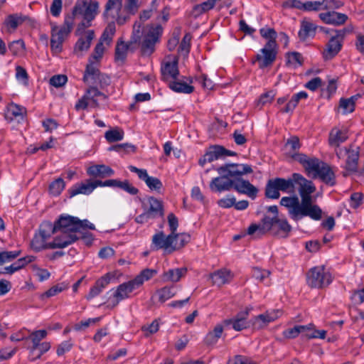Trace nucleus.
<instances>
[{
  "label": "nucleus",
  "instance_id": "1",
  "mask_svg": "<svg viewBox=\"0 0 364 364\" xmlns=\"http://www.w3.org/2000/svg\"><path fill=\"white\" fill-rule=\"evenodd\" d=\"M218 174L210 183V188L213 192H224L233 188L237 193L245 194L252 199H255L258 189L244 180L242 176L252 172V167L248 164H226L215 168Z\"/></svg>",
  "mask_w": 364,
  "mask_h": 364
},
{
  "label": "nucleus",
  "instance_id": "2",
  "mask_svg": "<svg viewBox=\"0 0 364 364\" xmlns=\"http://www.w3.org/2000/svg\"><path fill=\"white\" fill-rule=\"evenodd\" d=\"M280 204L287 208L289 217L295 221L304 217H309L314 220H319L322 218V210L318 205L313 204V199L299 203L297 196H285L282 198Z\"/></svg>",
  "mask_w": 364,
  "mask_h": 364
},
{
  "label": "nucleus",
  "instance_id": "3",
  "mask_svg": "<svg viewBox=\"0 0 364 364\" xmlns=\"http://www.w3.org/2000/svg\"><path fill=\"white\" fill-rule=\"evenodd\" d=\"M100 4L97 1L82 0L75 4L73 9V16L81 17L82 21L77 26L89 28L92 26V21L99 13Z\"/></svg>",
  "mask_w": 364,
  "mask_h": 364
},
{
  "label": "nucleus",
  "instance_id": "4",
  "mask_svg": "<svg viewBox=\"0 0 364 364\" xmlns=\"http://www.w3.org/2000/svg\"><path fill=\"white\" fill-rule=\"evenodd\" d=\"M74 25L73 17L65 19L61 26L52 25L50 36V48L53 53L59 54L63 50V43L71 32Z\"/></svg>",
  "mask_w": 364,
  "mask_h": 364
},
{
  "label": "nucleus",
  "instance_id": "5",
  "mask_svg": "<svg viewBox=\"0 0 364 364\" xmlns=\"http://www.w3.org/2000/svg\"><path fill=\"white\" fill-rule=\"evenodd\" d=\"M107 22H113L122 26L129 21L128 14H124L123 0H107L102 14Z\"/></svg>",
  "mask_w": 364,
  "mask_h": 364
},
{
  "label": "nucleus",
  "instance_id": "6",
  "mask_svg": "<svg viewBox=\"0 0 364 364\" xmlns=\"http://www.w3.org/2000/svg\"><path fill=\"white\" fill-rule=\"evenodd\" d=\"M279 191L287 193H294V184L293 174L291 178H274L269 179L265 188V196L271 199H278L280 196Z\"/></svg>",
  "mask_w": 364,
  "mask_h": 364
},
{
  "label": "nucleus",
  "instance_id": "7",
  "mask_svg": "<svg viewBox=\"0 0 364 364\" xmlns=\"http://www.w3.org/2000/svg\"><path fill=\"white\" fill-rule=\"evenodd\" d=\"M333 281L331 274L323 266L311 268L306 274V282L311 288L322 289Z\"/></svg>",
  "mask_w": 364,
  "mask_h": 364
},
{
  "label": "nucleus",
  "instance_id": "8",
  "mask_svg": "<svg viewBox=\"0 0 364 364\" xmlns=\"http://www.w3.org/2000/svg\"><path fill=\"white\" fill-rule=\"evenodd\" d=\"M351 31L352 28L348 27L335 30L336 34L329 39L322 52L325 60H331L341 51L346 34Z\"/></svg>",
  "mask_w": 364,
  "mask_h": 364
},
{
  "label": "nucleus",
  "instance_id": "9",
  "mask_svg": "<svg viewBox=\"0 0 364 364\" xmlns=\"http://www.w3.org/2000/svg\"><path fill=\"white\" fill-rule=\"evenodd\" d=\"M80 223L77 220V217L68 215H61L54 223L46 221V226L51 229L53 234L58 231L76 234L79 232Z\"/></svg>",
  "mask_w": 364,
  "mask_h": 364
},
{
  "label": "nucleus",
  "instance_id": "10",
  "mask_svg": "<svg viewBox=\"0 0 364 364\" xmlns=\"http://www.w3.org/2000/svg\"><path fill=\"white\" fill-rule=\"evenodd\" d=\"M87 28L77 26L75 36L78 37L74 46V53L77 56H82L88 51L91 43L95 37L94 30H87Z\"/></svg>",
  "mask_w": 364,
  "mask_h": 364
},
{
  "label": "nucleus",
  "instance_id": "11",
  "mask_svg": "<svg viewBox=\"0 0 364 364\" xmlns=\"http://www.w3.org/2000/svg\"><path fill=\"white\" fill-rule=\"evenodd\" d=\"M138 286L133 279L119 284L107 300V307L114 308L119 302L129 297L130 294L138 289Z\"/></svg>",
  "mask_w": 364,
  "mask_h": 364
},
{
  "label": "nucleus",
  "instance_id": "12",
  "mask_svg": "<svg viewBox=\"0 0 364 364\" xmlns=\"http://www.w3.org/2000/svg\"><path fill=\"white\" fill-rule=\"evenodd\" d=\"M314 164L316 168L310 169L307 174L309 176L313 178H319L323 182L330 186L336 184L335 173L328 164L318 159H316Z\"/></svg>",
  "mask_w": 364,
  "mask_h": 364
},
{
  "label": "nucleus",
  "instance_id": "13",
  "mask_svg": "<svg viewBox=\"0 0 364 364\" xmlns=\"http://www.w3.org/2000/svg\"><path fill=\"white\" fill-rule=\"evenodd\" d=\"M52 235H53V233L51 229H49L46 226V221L43 222L41 225L38 232L34 234L31 241V248L36 252L43 250L50 249V245H52V242H47V240L49 239Z\"/></svg>",
  "mask_w": 364,
  "mask_h": 364
},
{
  "label": "nucleus",
  "instance_id": "14",
  "mask_svg": "<svg viewBox=\"0 0 364 364\" xmlns=\"http://www.w3.org/2000/svg\"><path fill=\"white\" fill-rule=\"evenodd\" d=\"M173 238L172 233L166 235L163 231H158L152 236L150 249L151 251L163 250L166 254H171L176 248L173 243Z\"/></svg>",
  "mask_w": 364,
  "mask_h": 364
},
{
  "label": "nucleus",
  "instance_id": "15",
  "mask_svg": "<svg viewBox=\"0 0 364 364\" xmlns=\"http://www.w3.org/2000/svg\"><path fill=\"white\" fill-rule=\"evenodd\" d=\"M158 0H152L150 6L148 9H143L139 15V21H136L133 25V33L132 36V42L137 43L141 37V28L142 24L150 19L158 9Z\"/></svg>",
  "mask_w": 364,
  "mask_h": 364
},
{
  "label": "nucleus",
  "instance_id": "16",
  "mask_svg": "<svg viewBox=\"0 0 364 364\" xmlns=\"http://www.w3.org/2000/svg\"><path fill=\"white\" fill-rule=\"evenodd\" d=\"M163 28L161 25L151 26L144 36L141 48L144 55H151L155 50V45L159 41Z\"/></svg>",
  "mask_w": 364,
  "mask_h": 364
},
{
  "label": "nucleus",
  "instance_id": "17",
  "mask_svg": "<svg viewBox=\"0 0 364 364\" xmlns=\"http://www.w3.org/2000/svg\"><path fill=\"white\" fill-rule=\"evenodd\" d=\"M276 42L267 41L260 53L255 56L259 68H265L270 66L276 60L277 50Z\"/></svg>",
  "mask_w": 364,
  "mask_h": 364
},
{
  "label": "nucleus",
  "instance_id": "18",
  "mask_svg": "<svg viewBox=\"0 0 364 364\" xmlns=\"http://www.w3.org/2000/svg\"><path fill=\"white\" fill-rule=\"evenodd\" d=\"M294 184L299 186L298 191L301 197V201L313 199L311 194L316 188L311 181L307 180L301 174L298 173H293Z\"/></svg>",
  "mask_w": 364,
  "mask_h": 364
},
{
  "label": "nucleus",
  "instance_id": "19",
  "mask_svg": "<svg viewBox=\"0 0 364 364\" xmlns=\"http://www.w3.org/2000/svg\"><path fill=\"white\" fill-rule=\"evenodd\" d=\"M323 3L321 1L287 0L282 4L283 9H296L302 11L311 12L323 10Z\"/></svg>",
  "mask_w": 364,
  "mask_h": 364
},
{
  "label": "nucleus",
  "instance_id": "20",
  "mask_svg": "<svg viewBox=\"0 0 364 364\" xmlns=\"http://www.w3.org/2000/svg\"><path fill=\"white\" fill-rule=\"evenodd\" d=\"M250 311V309L247 308L245 311L237 313L234 317L225 319L223 321L224 326L227 328L231 326L236 331H241L249 327L247 317Z\"/></svg>",
  "mask_w": 364,
  "mask_h": 364
},
{
  "label": "nucleus",
  "instance_id": "21",
  "mask_svg": "<svg viewBox=\"0 0 364 364\" xmlns=\"http://www.w3.org/2000/svg\"><path fill=\"white\" fill-rule=\"evenodd\" d=\"M178 63V58L174 57L172 61H166L161 64V74L162 80L168 84L172 80L178 79L179 76Z\"/></svg>",
  "mask_w": 364,
  "mask_h": 364
},
{
  "label": "nucleus",
  "instance_id": "22",
  "mask_svg": "<svg viewBox=\"0 0 364 364\" xmlns=\"http://www.w3.org/2000/svg\"><path fill=\"white\" fill-rule=\"evenodd\" d=\"M52 245H50V249H63L68 246L75 243L80 239L76 234L58 231L55 233Z\"/></svg>",
  "mask_w": 364,
  "mask_h": 364
},
{
  "label": "nucleus",
  "instance_id": "23",
  "mask_svg": "<svg viewBox=\"0 0 364 364\" xmlns=\"http://www.w3.org/2000/svg\"><path fill=\"white\" fill-rule=\"evenodd\" d=\"M26 107L14 102L9 104L4 112V117L9 122L17 121L20 122L24 120L26 115Z\"/></svg>",
  "mask_w": 364,
  "mask_h": 364
},
{
  "label": "nucleus",
  "instance_id": "24",
  "mask_svg": "<svg viewBox=\"0 0 364 364\" xmlns=\"http://www.w3.org/2000/svg\"><path fill=\"white\" fill-rule=\"evenodd\" d=\"M266 230H270L274 225H277L280 231L284 232L287 236L291 230V226L289 224L287 220L284 218L279 216H264L262 218Z\"/></svg>",
  "mask_w": 364,
  "mask_h": 364
},
{
  "label": "nucleus",
  "instance_id": "25",
  "mask_svg": "<svg viewBox=\"0 0 364 364\" xmlns=\"http://www.w3.org/2000/svg\"><path fill=\"white\" fill-rule=\"evenodd\" d=\"M318 17L324 23L334 26H342L348 19L346 14L335 11L320 13Z\"/></svg>",
  "mask_w": 364,
  "mask_h": 364
},
{
  "label": "nucleus",
  "instance_id": "26",
  "mask_svg": "<svg viewBox=\"0 0 364 364\" xmlns=\"http://www.w3.org/2000/svg\"><path fill=\"white\" fill-rule=\"evenodd\" d=\"M96 188L95 180L87 179L81 183L74 184L68 192L70 198L77 195H90Z\"/></svg>",
  "mask_w": 364,
  "mask_h": 364
},
{
  "label": "nucleus",
  "instance_id": "27",
  "mask_svg": "<svg viewBox=\"0 0 364 364\" xmlns=\"http://www.w3.org/2000/svg\"><path fill=\"white\" fill-rule=\"evenodd\" d=\"M282 313L279 310L266 311L264 314H259L252 319V324L255 328L260 329L265 327L269 323L277 319Z\"/></svg>",
  "mask_w": 364,
  "mask_h": 364
},
{
  "label": "nucleus",
  "instance_id": "28",
  "mask_svg": "<svg viewBox=\"0 0 364 364\" xmlns=\"http://www.w3.org/2000/svg\"><path fill=\"white\" fill-rule=\"evenodd\" d=\"M282 313L279 310L266 311L264 314H259L252 319V324L255 328L260 329L265 327L269 323L277 319Z\"/></svg>",
  "mask_w": 364,
  "mask_h": 364
},
{
  "label": "nucleus",
  "instance_id": "29",
  "mask_svg": "<svg viewBox=\"0 0 364 364\" xmlns=\"http://www.w3.org/2000/svg\"><path fill=\"white\" fill-rule=\"evenodd\" d=\"M318 26L311 21L304 18L301 21L300 28L298 32V36L302 41H305L309 38H314L316 33Z\"/></svg>",
  "mask_w": 364,
  "mask_h": 364
},
{
  "label": "nucleus",
  "instance_id": "30",
  "mask_svg": "<svg viewBox=\"0 0 364 364\" xmlns=\"http://www.w3.org/2000/svg\"><path fill=\"white\" fill-rule=\"evenodd\" d=\"M35 259L36 257L33 255L21 257L10 266L0 267V274H13L25 267L28 264L33 262Z\"/></svg>",
  "mask_w": 364,
  "mask_h": 364
},
{
  "label": "nucleus",
  "instance_id": "31",
  "mask_svg": "<svg viewBox=\"0 0 364 364\" xmlns=\"http://www.w3.org/2000/svg\"><path fill=\"white\" fill-rule=\"evenodd\" d=\"M101 77H103V76L97 68L95 62L92 60L91 58H89V63L86 66L82 78L84 82L93 84L95 83L97 80H100Z\"/></svg>",
  "mask_w": 364,
  "mask_h": 364
},
{
  "label": "nucleus",
  "instance_id": "32",
  "mask_svg": "<svg viewBox=\"0 0 364 364\" xmlns=\"http://www.w3.org/2000/svg\"><path fill=\"white\" fill-rule=\"evenodd\" d=\"M225 148L222 146H214L211 147L200 159L199 164L203 166L206 163H210L215 160L223 159V154Z\"/></svg>",
  "mask_w": 364,
  "mask_h": 364
},
{
  "label": "nucleus",
  "instance_id": "33",
  "mask_svg": "<svg viewBox=\"0 0 364 364\" xmlns=\"http://www.w3.org/2000/svg\"><path fill=\"white\" fill-rule=\"evenodd\" d=\"M187 274L186 267L169 269L163 272L161 279L165 282H178Z\"/></svg>",
  "mask_w": 364,
  "mask_h": 364
},
{
  "label": "nucleus",
  "instance_id": "34",
  "mask_svg": "<svg viewBox=\"0 0 364 364\" xmlns=\"http://www.w3.org/2000/svg\"><path fill=\"white\" fill-rule=\"evenodd\" d=\"M214 284L220 287L231 282L233 274L230 270L221 269L214 272L210 275Z\"/></svg>",
  "mask_w": 364,
  "mask_h": 364
},
{
  "label": "nucleus",
  "instance_id": "35",
  "mask_svg": "<svg viewBox=\"0 0 364 364\" xmlns=\"http://www.w3.org/2000/svg\"><path fill=\"white\" fill-rule=\"evenodd\" d=\"M87 173L89 176L95 178H106L114 175V171L109 166L105 165H93L87 168Z\"/></svg>",
  "mask_w": 364,
  "mask_h": 364
},
{
  "label": "nucleus",
  "instance_id": "36",
  "mask_svg": "<svg viewBox=\"0 0 364 364\" xmlns=\"http://www.w3.org/2000/svg\"><path fill=\"white\" fill-rule=\"evenodd\" d=\"M109 281L110 278L107 274L97 279L95 284L90 288L89 293L86 296V299L87 300H91L92 299L98 296L108 285Z\"/></svg>",
  "mask_w": 364,
  "mask_h": 364
},
{
  "label": "nucleus",
  "instance_id": "37",
  "mask_svg": "<svg viewBox=\"0 0 364 364\" xmlns=\"http://www.w3.org/2000/svg\"><path fill=\"white\" fill-rule=\"evenodd\" d=\"M348 133L346 129H340L334 127L329 134V144L333 146H339L341 144L346 141L348 139Z\"/></svg>",
  "mask_w": 364,
  "mask_h": 364
},
{
  "label": "nucleus",
  "instance_id": "38",
  "mask_svg": "<svg viewBox=\"0 0 364 364\" xmlns=\"http://www.w3.org/2000/svg\"><path fill=\"white\" fill-rule=\"evenodd\" d=\"M47 335L48 332L44 329L35 331L31 333L28 338L31 341L33 344L32 346L28 348L30 351V356H31V355H35L38 346L41 343V340L45 338Z\"/></svg>",
  "mask_w": 364,
  "mask_h": 364
},
{
  "label": "nucleus",
  "instance_id": "39",
  "mask_svg": "<svg viewBox=\"0 0 364 364\" xmlns=\"http://www.w3.org/2000/svg\"><path fill=\"white\" fill-rule=\"evenodd\" d=\"M149 207L145 210L149 213L154 218L164 215V209L162 202L154 197L148 198Z\"/></svg>",
  "mask_w": 364,
  "mask_h": 364
},
{
  "label": "nucleus",
  "instance_id": "40",
  "mask_svg": "<svg viewBox=\"0 0 364 364\" xmlns=\"http://www.w3.org/2000/svg\"><path fill=\"white\" fill-rule=\"evenodd\" d=\"M313 324L297 325L293 328L286 329L283 331V336L286 338H296L300 333H306L307 330H311Z\"/></svg>",
  "mask_w": 364,
  "mask_h": 364
},
{
  "label": "nucleus",
  "instance_id": "41",
  "mask_svg": "<svg viewBox=\"0 0 364 364\" xmlns=\"http://www.w3.org/2000/svg\"><path fill=\"white\" fill-rule=\"evenodd\" d=\"M168 87L171 90L176 92L190 94L194 90L193 86L181 80H174L168 83Z\"/></svg>",
  "mask_w": 364,
  "mask_h": 364
},
{
  "label": "nucleus",
  "instance_id": "42",
  "mask_svg": "<svg viewBox=\"0 0 364 364\" xmlns=\"http://www.w3.org/2000/svg\"><path fill=\"white\" fill-rule=\"evenodd\" d=\"M308 95L304 91H301L292 96L291 100L287 103L285 107L280 109L282 112L284 113H288L291 112L295 109V107L297 106L299 100L301 99H306L307 98Z\"/></svg>",
  "mask_w": 364,
  "mask_h": 364
},
{
  "label": "nucleus",
  "instance_id": "43",
  "mask_svg": "<svg viewBox=\"0 0 364 364\" xmlns=\"http://www.w3.org/2000/svg\"><path fill=\"white\" fill-rule=\"evenodd\" d=\"M223 326L217 324L213 331L208 332L204 338L205 343L210 346L215 344L218 339L221 337L223 332Z\"/></svg>",
  "mask_w": 364,
  "mask_h": 364
},
{
  "label": "nucleus",
  "instance_id": "44",
  "mask_svg": "<svg viewBox=\"0 0 364 364\" xmlns=\"http://www.w3.org/2000/svg\"><path fill=\"white\" fill-rule=\"evenodd\" d=\"M177 293L176 288L175 286H166L163 288L159 289L156 291V294L159 296V301L161 303L173 297Z\"/></svg>",
  "mask_w": 364,
  "mask_h": 364
},
{
  "label": "nucleus",
  "instance_id": "45",
  "mask_svg": "<svg viewBox=\"0 0 364 364\" xmlns=\"http://www.w3.org/2000/svg\"><path fill=\"white\" fill-rule=\"evenodd\" d=\"M107 23V26L105 28L99 41L102 42V43H105L109 46L116 32L117 23L113 22Z\"/></svg>",
  "mask_w": 364,
  "mask_h": 364
},
{
  "label": "nucleus",
  "instance_id": "46",
  "mask_svg": "<svg viewBox=\"0 0 364 364\" xmlns=\"http://www.w3.org/2000/svg\"><path fill=\"white\" fill-rule=\"evenodd\" d=\"M294 159L299 161L304 168L306 173L308 174L311 168H315L314 164L317 158H310L303 154H297L294 156Z\"/></svg>",
  "mask_w": 364,
  "mask_h": 364
},
{
  "label": "nucleus",
  "instance_id": "47",
  "mask_svg": "<svg viewBox=\"0 0 364 364\" xmlns=\"http://www.w3.org/2000/svg\"><path fill=\"white\" fill-rule=\"evenodd\" d=\"M358 151L355 150H348L347 151L346 168L349 171H355L358 167Z\"/></svg>",
  "mask_w": 364,
  "mask_h": 364
},
{
  "label": "nucleus",
  "instance_id": "48",
  "mask_svg": "<svg viewBox=\"0 0 364 364\" xmlns=\"http://www.w3.org/2000/svg\"><path fill=\"white\" fill-rule=\"evenodd\" d=\"M156 273L157 272L155 269H145L142 270L135 278H134L133 281L139 288L144 282L151 279L155 274H156Z\"/></svg>",
  "mask_w": 364,
  "mask_h": 364
},
{
  "label": "nucleus",
  "instance_id": "49",
  "mask_svg": "<svg viewBox=\"0 0 364 364\" xmlns=\"http://www.w3.org/2000/svg\"><path fill=\"white\" fill-rule=\"evenodd\" d=\"M129 46L123 41H119L115 48V60L124 62L127 58Z\"/></svg>",
  "mask_w": 364,
  "mask_h": 364
},
{
  "label": "nucleus",
  "instance_id": "50",
  "mask_svg": "<svg viewBox=\"0 0 364 364\" xmlns=\"http://www.w3.org/2000/svg\"><path fill=\"white\" fill-rule=\"evenodd\" d=\"M85 94L92 102V106L93 107L98 106V101L97 99L98 97H102L103 99L107 98V96L95 87H90L88 88Z\"/></svg>",
  "mask_w": 364,
  "mask_h": 364
},
{
  "label": "nucleus",
  "instance_id": "51",
  "mask_svg": "<svg viewBox=\"0 0 364 364\" xmlns=\"http://www.w3.org/2000/svg\"><path fill=\"white\" fill-rule=\"evenodd\" d=\"M214 0H208L201 4H196L193 7V13L196 16H200L214 8Z\"/></svg>",
  "mask_w": 364,
  "mask_h": 364
},
{
  "label": "nucleus",
  "instance_id": "52",
  "mask_svg": "<svg viewBox=\"0 0 364 364\" xmlns=\"http://www.w3.org/2000/svg\"><path fill=\"white\" fill-rule=\"evenodd\" d=\"M140 7L139 0H126L124 6V14L131 16L135 15Z\"/></svg>",
  "mask_w": 364,
  "mask_h": 364
},
{
  "label": "nucleus",
  "instance_id": "53",
  "mask_svg": "<svg viewBox=\"0 0 364 364\" xmlns=\"http://www.w3.org/2000/svg\"><path fill=\"white\" fill-rule=\"evenodd\" d=\"M65 184L63 178H58L53 181L49 186L50 193L54 196H59L65 188Z\"/></svg>",
  "mask_w": 364,
  "mask_h": 364
},
{
  "label": "nucleus",
  "instance_id": "54",
  "mask_svg": "<svg viewBox=\"0 0 364 364\" xmlns=\"http://www.w3.org/2000/svg\"><path fill=\"white\" fill-rule=\"evenodd\" d=\"M105 137L110 143L121 141L124 137V132L119 129H110L105 132Z\"/></svg>",
  "mask_w": 364,
  "mask_h": 364
},
{
  "label": "nucleus",
  "instance_id": "55",
  "mask_svg": "<svg viewBox=\"0 0 364 364\" xmlns=\"http://www.w3.org/2000/svg\"><path fill=\"white\" fill-rule=\"evenodd\" d=\"M303 58L298 52L289 53L287 57V64L293 68H297L302 65Z\"/></svg>",
  "mask_w": 364,
  "mask_h": 364
},
{
  "label": "nucleus",
  "instance_id": "56",
  "mask_svg": "<svg viewBox=\"0 0 364 364\" xmlns=\"http://www.w3.org/2000/svg\"><path fill=\"white\" fill-rule=\"evenodd\" d=\"M191 36L186 33L178 47V53L184 56H187L190 52Z\"/></svg>",
  "mask_w": 364,
  "mask_h": 364
},
{
  "label": "nucleus",
  "instance_id": "57",
  "mask_svg": "<svg viewBox=\"0 0 364 364\" xmlns=\"http://www.w3.org/2000/svg\"><path fill=\"white\" fill-rule=\"evenodd\" d=\"M21 254V250L0 252V264L9 262L17 258Z\"/></svg>",
  "mask_w": 364,
  "mask_h": 364
},
{
  "label": "nucleus",
  "instance_id": "58",
  "mask_svg": "<svg viewBox=\"0 0 364 364\" xmlns=\"http://www.w3.org/2000/svg\"><path fill=\"white\" fill-rule=\"evenodd\" d=\"M9 49L14 55H21L25 50V43L23 40H16L9 44Z\"/></svg>",
  "mask_w": 364,
  "mask_h": 364
},
{
  "label": "nucleus",
  "instance_id": "59",
  "mask_svg": "<svg viewBox=\"0 0 364 364\" xmlns=\"http://www.w3.org/2000/svg\"><path fill=\"white\" fill-rule=\"evenodd\" d=\"M340 107L343 109V114L353 112L355 109L354 97L348 99L341 98L340 100Z\"/></svg>",
  "mask_w": 364,
  "mask_h": 364
},
{
  "label": "nucleus",
  "instance_id": "60",
  "mask_svg": "<svg viewBox=\"0 0 364 364\" xmlns=\"http://www.w3.org/2000/svg\"><path fill=\"white\" fill-rule=\"evenodd\" d=\"M172 236L174 237L173 239V245H175L176 250H178L183 247L189 240V235L186 234H173Z\"/></svg>",
  "mask_w": 364,
  "mask_h": 364
},
{
  "label": "nucleus",
  "instance_id": "61",
  "mask_svg": "<svg viewBox=\"0 0 364 364\" xmlns=\"http://www.w3.org/2000/svg\"><path fill=\"white\" fill-rule=\"evenodd\" d=\"M363 203V195L360 192H355L351 194L349 199V205L351 208L357 209Z\"/></svg>",
  "mask_w": 364,
  "mask_h": 364
},
{
  "label": "nucleus",
  "instance_id": "62",
  "mask_svg": "<svg viewBox=\"0 0 364 364\" xmlns=\"http://www.w3.org/2000/svg\"><path fill=\"white\" fill-rule=\"evenodd\" d=\"M145 183L152 191L159 192L163 186L161 181L158 178L153 176H149L147 180H146Z\"/></svg>",
  "mask_w": 364,
  "mask_h": 364
},
{
  "label": "nucleus",
  "instance_id": "63",
  "mask_svg": "<svg viewBox=\"0 0 364 364\" xmlns=\"http://www.w3.org/2000/svg\"><path fill=\"white\" fill-rule=\"evenodd\" d=\"M68 81V77L65 75H55L50 77V84L55 87L63 86Z\"/></svg>",
  "mask_w": 364,
  "mask_h": 364
},
{
  "label": "nucleus",
  "instance_id": "64",
  "mask_svg": "<svg viewBox=\"0 0 364 364\" xmlns=\"http://www.w3.org/2000/svg\"><path fill=\"white\" fill-rule=\"evenodd\" d=\"M350 299L356 304H363L364 302V287L353 290L351 293Z\"/></svg>",
  "mask_w": 364,
  "mask_h": 364
}]
</instances>
